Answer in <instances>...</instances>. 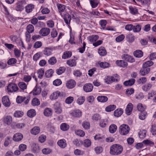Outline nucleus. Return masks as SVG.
<instances>
[{
    "label": "nucleus",
    "instance_id": "1",
    "mask_svg": "<svg viewBox=\"0 0 156 156\" xmlns=\"http://www.w3.org/2000/svg\"><path fill=\"white\" fill-rule=\"evenodd\" d=\"M57 6L59 12L63 18L66 23L67 25L69 24L71 19V16L65 10L66 6L60 3H58Z\"/></svg>",
    "mask_w": 156,
    "mask_h": 156
},
{
    "label": "nucleus",
    "instance_id": "2",
    "mask_svg": "<svg viewBox=\"0 0 156 156\" xmlns=\"http://www.w3.org/2000/svg\"><path fill=\"white\" fill-rule=\"evenodd\" d=\"M123 150V148L122 146L120 144H115L110 147L109 153L112 155H119L121 154Z\"/></svg>",
    "mask_w": 156,
    "mask_h": 156
},
{
    "label": "nucleus",
    "instance_id": "3",
    "mask_svg": "<svg viewBox=\"0 0 156 156\" xmlns=\"http://www.w3.org/2000/svg\"><path fill=\"white\" fill-rule=\"evenodd\" d=\"M130 130L129 126L126 124H122L119 127V132L122 135H126L127 134Z\"/></svg>",
    "mask_w": 156,
    "mask_h": 156
},
{
    "label": "nucleus",
    "instance_id": "4",
    "mask_svg": "<svg viewBox=\"0 0 156 156\" xmlns=\"http://www.w3.org/2000/svg\"><path fill=\"white\" fill-rule=\"evenodd\" d=\"M65 95V93L62 92H60L58 90L54 92L50 96V98L51 100H55L57 99L58 97H64Z\"/></svg>",
    "mask_w": 156,
    "mask_h": 156
},
{
    "label": "nucleus",
    "instance_id": "5",
    "mask_svg": "<svg viewBox=\"0 0 156 156\" xmlns=\"http://www.w3.org/2000/svg\"><path fill=\"white\" fill-rule=\"evenodd\" d=\"M7 89L8 92L12 93L17 91L19 88L15 83H11L8 85Z\"/></svg>",
    "mask_w": 156,
    "mask_h": 156
},
{
    "label": "nucleus",
    "instance_id": "6",
    "mask_svg": "<svg viewBox=\"0 0 156 156\" xmlns=\"http://www.w3.org/2000/svg\"><path fill=\"white\" fill-rule=\"evenodd\" d=\"M121 58L122 59L128 62L133 63L135 61V59L133 56L127 54H123Z\"/></svg>",
    "mask_w": 156,
    "mask_h": 156
},
{
    "label": "nucleus",
    "instance_id": "7",
    "mask_svg": "<svg viewBox=\"0 0 156 156\" xmlns=\"http://www.w3.org/2000/svg\"><path fill=\"white\" fill-rule=\"evenodd\" d=\"M50 32V29L48 27L42 28L39 32V34L43 37L46 36L48 35Z\"/></svg>",
    "mask_w": 156,
    "mask_h": 156
},
{
    "label": "nucleus",
    "instance_id": "8",
    "mask_svg": "<svg viewBox=\"0 0 156 156\" xmlns=\"http://www.w3.org/2000/svg\"><path fill=\"white\" fill-rule=\"evenodd\" d=\"M54 109L57 114H60L62 111L61 105L60 103L56 102L54 105Z\"/></svg>",
    "mask_w": 156,
    "mask_h": 156
},
{
    "label": "nucleus",
    "instance_id": "9",
    "mask_svg": "<svg viewBox=\"0 0 156 156\" xmlns=\"http://www.w3.org/2000/svg\"><path fill=\"white\" fill-rule=\"evenodd\" d=\"M82 112L79 109L72 110L70 112V114L73 117L75 118L80 117L82 116Z\"/></svg>",
    "mask_w": 156,
    "mask_h": 156
},
{
    "label": "nucleus",
    "instance_id": "10",
    "mask_svg": "<svg viewBox=\"0 0 156 156\" xmlns=\"http://www.w3.org/2000/svg\"><path fill=\"white\" fill-rule=\"evenodd\" d=\"M115 63L118 66L123 68L126 67L128 66L127 62L124 60H117L116 61Z\"/></svg>",
    "mask_w": 156,
    "mask_h": 156
},
{
    "label": "nucleus",
    "instance_id": "11",
    "mask_svg": "<svg viewBox=\"0 0 156 156\" xmlns=\"http://www.w3.org/2000/svg\"><path fill=\"white\" fill-rule=\"evenodd\" d=\"M93 89V86L92 83H88L85 84L83 86L84 90L86 92H91Z\"/></svg>",
    "mask_w": 156,
    "mask_h": 156
},
{
    "label": "nucleus",
    "instance_id": "12",
    "mask_svg": "<svg viewBox=\"0 0 156 156\" xmlns=\"http://www.w3.org/2000/svg\"><path fill=\"white\" fill-rule=\"evenodd\" d=\"M2 101L3 105L6 107H9L11 103L8 96L3 97L2 98Z\"/></svg>",
    "mask_w": 156,
    "mask_h": 156
},
{
    "label": "nucleus",
    "instance_id": "13",
    "mask_svg": "<svg viewBox=\"0 0 156 156\" xmlns=\"http://www.w3.org/2000/svg\"><path fill=\"white\" fill-rule=\"evenodd\" d=\"M76 82L73 80H70L67 81L66 86L68 89H72L76 85Z\"/></svg>",
    "mask_w": 156,
    "mask_h": 156
},
{
    "label": "nucleus",
    "instance_id": "14",
    "mask_svg": "<svg viewBox=\"0 0 156 156\" xmlns=\"http://www.w3.org/2000/svg\"><path fill=\"white\" fill-rule=\"evenodd\" d=\"M150 71V68L146 67H144L143 66L142 68L140 71V74L142 76H144L148 74Z\"/></svg>",
    "mask_w": 156,
    "mask_h": 156
},
{
    "label": "nucleus",
    "instance_id": "15",
    "mask_svg": "<svg viewBox=\"0 0 156 156\" xmlns=\"http://www.w3.org/2000/svg\"><path fill=\"white\" fill-rule=\"evenodd\" d=\"M23 137V135L20 133H17L14 135L13 139L15 141H19L21 140Z\"/></svg>",
    "mask_w": 156,
    "mask_h": 156
},
{
    "label": "nucleus",
    "instance_id": "16",
    "mask_svg": "<svg viewBox=\"0 0 156 156\" xmlns=\"http://www.w3.org/2000/svg\"><path fill=\"white\" fill-rule=\"evenodd\" d=\"M24 9V7L23 5V2L20 1L16 4L15 7V10L17 11H22Z\"/></svg>",
    "mask_w": 156,
    "mask_h": 156
},
{
    "label": "nucleus",
    "instance_id": "17",
    "mask_svg": "<svg viewBox=\"0 0 156 156\" xmlns=\"http://www.w3.org/2000/svg\"><path fill=\"white\" fill-rule=\"evenodd\" d=\"M98 52L99 55L101 56H105L107 54V51L105 48L103 46H101L98 48Z\"/></svg>",
    "mask_w": 156,
    "mask_h": 156
},
{
    "label": "nucleus",
    "instance_id": "18",
    "mask_svg": "<svg viewBox=\"0 0 156 156\" xmlns=\"http://www.w3.org/2000/svg\"><path fill=\"white\" fill-rule=\"evenodd\" d=\"M33 95L39 94L41 92V88L40 86L36 85L32 91Z\"/></svg>",
    "mask_w": 156,
    "mask_h": 156
},
{
    "label": "nucleus",
    "instance_id": "19",
    "mask_svg": "<svg viewBox=\"0 0 156 156\" xmlns=\"http://www.w3.org/2000/svg\"><path fill=\"white\" fill-rule=\"evenodd\" d=\"M133 105L131 103H129L127 105L125 110L126 113V114L129 115L131 113L133 109Z\"/></svg>",
    "mask_w": 156,
    "mask_h": 156
},
{
    "label": "nucleus",
    "instance_id": "20",
    "mask_svg": "<svg viewBox=\"0 0 156 156\" xmlns=\"http://www.w3.org/2000/svg\"><path fill=\"white\" fill-rule=\"evenodd\" d=\"M31 150L34 153H38L40 150L38 144L35 143L33 144L31 146Z\"/></svg>",
    "mask_w": 156,
    "mask_h": 156
},
{
    "label": "nucleus",
    "instance_id": "21",
    "mask_svg": "<svg viewBox=\"0 0 156 156\" xmlns=\"http://www.w3.org/2000/svg\"><path fill=\"white\" fill-rule=\"evenodd\" d=\"M52 51V49L50 47H45L43 51V54L46 56H49L51 55Z\"/></svg>",
    "mask_w": 156,
    "mask_h": 156
},
{
    "label": "nucleus",
    "instance_id": "22",
    "mask_svg": "<svg viewBox=\"0 0 156 156\" xmlns=\"http://www.w3.org/2000/svg\"><path fill=\"white\" fill-rule=\"evenodd\" d=\"M57 144L62 148H65L67 146L66 141L64 139L59 140L57 142Z\"/></svg>",
    "mask_w": 156,
    "mask_h": 156
},
{
    "label": "nucleus",
    "instance_id": "23",
    "mask_svg": "<svg viewBox=\"0 0 156 156\" xmlns=\"http://www.w3.org/2000/svg\"><path fill=\"white\" fill-rule=\"evenodd\" d=\"M43 114L44 116L47 117L51 116L52 114V110L50 108H46L43 112Z\"/></svg>",
    "mask_w": 156,
    "mask_h": 156
},
{
    "label": "nucleus",
    "instance_id": "24",
    "mask_svg": "<svg viewBox=\"0 0 156 156\" xmlns=\"http://www.w3.org/2000/svg\"><path fill=\"white\" fill-rule=\"evenodd\" d=\"M3 121L8 125H9L12 121V118L10 116L7 115L3 118Z\"/></svg>",
    "mask_w": 156,
    "mask_h": 156
},
{
    "label": "nucleus",
    "instance_id": "25",
    "mask_svg": "<svg viewBox=\"0 0 156 156\" xmlns=\"http://www.w3.org/2000/svg\"><path fill=\"white\" fill-rule=\"evenodd\" d=\"M34 8V5L32 4H29L25 7V11L28 13L32 12Z\"/></svg>",
    "mask_w": 156,
    "mask_h": 156
},
{
    "label": "nucleus",
    "instance_id": "26",
    "mask_svg": "<svg viewBox=\"0 0 156 156\" xmlns=\"http://www.w3.org/2000/svg\"><path fill=\"white\" fill-rule=\"evenodd\" d=\"M135 82L134 79L132 78L126 81L123 83V84L126 86H131L134 84Z\"/></svg>",
    "mask_w": 156,
    "mask_h": 156
},
{
    "label": "nucleus",
    "instance_id": "27",
    "mask_svg": "<svg viewBox=\"0 0 156 156\" xmlns=\"http://www.w3.org/2000/svg\"><path fill=\"white\" fill-rule=\"evenodd\" d=\"M133 55L136 58H140L143 55V53L140 50H137L135 51L133 53Z\"/></svg>",
    "mask_w": 156,
    "mask_h": 156
},
{
    "label": "nucleus",
    "instance_id": "28",
    "mask_svg": "<svg viewBox=\"0 0 156 156\" xmlns=\"http://www.w3.org/2000/svg\"><path fill=\"white\" fill-rule=\"evenodd\" d=\"M123 110L121 108H118L115 110L114 112V115L116 117H120L122 114Z\"/></svg>",
    "mask_w": 156,
    "mask_h": 156
},
{
    "label": "nucleus",
    "instance_id": "29",
    "mask_svg": "<svg viewBox=\"0 0 156 156\" xmlns=\"http://www.w3.org/2000/svg\"><path fill=\"white\" fill-rule=\"evenodd\" d=\"M40 129L38 126H35L32 128L30 130L31 133L34 135L38 134L40 132Z\"/></svg>",
    "mask_w": 156,
    "mask_h": 156
},
{
    "label": "nucleus",
    "instance_id": "30",
    "mask_svg": "<svg viewBox=\"0 0 156 156\" xmlns=\"http://www.w3.org/2000/svg\"><path fill=\"white\" fill-rule=\"evenodd\" d=\"M66 64L70 67L75 66L76 65V60L74 59H70L66 61Z\"/></svg>",
    "mask_w": 156,
    "mask_h": 156
},
{
    "label": "nucleus",
    "instance_id": "31",
    "mask_svg": "<svg viewBox=\"0 0 156 156\" xmlns=\"http://www.w3.org/2000/svg\"><path fill=\"white\" fill-rule=\"evenodd\" d=\"M54 70L50 69L47 70L45 73V76L47 78H49L53 76V74L54 73Z\"/></svg>",
    "mask_w": 156,
    "mask_h": 156
},
{
    "label": "nucleus",
    "instance_id": "32",
    "mask_svg": "<svg viewBox=\"0 0 156 156\" xmlns=\"http://www.w3.org/2000/svg\"><path fill=\"white\" fill-rule=\"evenodd\" d=\"M44 73V69L43 68H40L37 71V77L41 79L43 78Z\"/></svg>",
    "mask_w": 156,
    "mask_h": 156
},
{
    "label": "nucleus",
    "instance_id": "33",
    "mask_svg": "<svg viewBox=\"0 0 156 156\" xmlns=\"http://www.w3.org/2000/svg\"><path fill=\"white\" fill-rule=\"evenodd\" d=\"M99 38V36L97 35H93L88 37V39L90 42L94 43L98 40Z\"/></svg>",
    "mask_w": 156,
    "mask_h": 156
},
{
    "label": "nucleus",
    "instance_id": "34",
    "mask_svg": "<svg viewBox=\"0 0 156 156\" xmlns=\"http://www.w3.org/2000/svg\"><path fill=\"white\" fill-rule=\"evenodd\" d=\"M108 121L107 119H102L100 120L99 126L101 128H105L107 125Z\"/></svg>",
    "mask_w": 156,
    "mask_h": 156
},
{
    "label": "nucleus",
    "instance_id": "35",
    "mask_svg": "<svg viewBox=\"0 0 156 156\" xmlns=\"http://www.w3.org/2000/svg\"><path fill=\"white\" fill-rule=\"evenodd\" d=\"M105 137L104 136L101 135L99 134H96L94 137V139L95 140H98L100 142H103L105 140Z\"/></svg>",
    "mask_w": 156,
    "mask_h": 156
},
{
    "label": "nucleus",
    "instance_id": "36",
    "mask_svg": "<svg viewBox=\"0 0 156 156\" xmlns=\"http://www.w3.org/2000/svg\"><path fill=\"white\" fill-rule=\"evenodd\" d=\"M72 55V52L69 51H65L62 56V59H66L70 57Z\"/></svg>",
    "mask_w": 156,
    "mask_h": 156
},
{
    "label": "nucleus",
    "instance_id": "37",
    "mask_svg": "<svg viewBox=\"0 0 156 156\" xmlns=\"http://www.w3.org/2000/svg\"><path fill=\"white\" fill-rule=\"evenodd\" d=\"M127 41L129 43H132L135 40V37L132 34H129L126 36Z\"/></svg>",
    "mask_w": 156,
    "mask_h": 156
},
{
    "label": "nucleus",
    "instance_id": "38",
    "mask_svg": "<svg viewBox=\"0 0 156 156\" xmlns=\"http://www.w3.org/2000/svg\"><path fill=\"white\" fill-rule=\"evenodd\" d=\"M57 62V60L54 56H52L48 60V62L49 64L51 65H55Z\"/></svg>",
    "mask_w": 156,
    "mask_h": 156
},
{
    "label": "nucleus",
    "instance_id": "39",
    "mask_svg": "<svg viewBox=\"0 0 156 156\" xmlns=\"http://www.w3.org/2000/svg\"><path fill=\"white\" fill-rule=\"evenodd\" d=\"M97 99L99 102H105L108 100V98L105 96H99L98 97Z\"/></svg>",
    "mask_w": 156,
    "mask_h": 156
},
{
    "label": "nucleus",
    "instance_id": "40",
    "mask_svg": "<svg viewBox=\"0 0 156 156\" xmlns=\"http://www.w3.org/2000/svg\"><path fill=\"white\" fill-rule=\"evenodd\" d=\"M90 2L92 8H95L98 6L99 1L98 0H90Z\"/></svg>",
    "mask_w": 156,
    "mask_h": 156
},
{
    "label": "nucleus",
    "instance_id": "41",
    "mask_svg": "<svg viewBox=\"0 0 156 156\" xmlns=\"http://www.w3.org/2000/svg\"><path fill=\"white\" fill-rule=\"evenodd\" d=\"M83 128L85 130H88L90 128V124L89 122L87 121L83 122L82 124Z\"/></svg>",
    "mask_w": 156,
    "mask_h": 156
},
{
    "label": "nucleus",
    "instance_id": "42",
    "mask_svg": "<svg viewBox=\"0 0 156 156\" xmlns=\"http://www.w3.org/2000/svg\"><path fill=\"white\" fill-rule=\"evenodd\" d=\"M27 114L28 117L32 118L36 115V112L34 109H31L27 112Z\"/></svg>",
    "mask_w": 156,
    "mask_h": 156
},
{
    "label": "nucleus",
    "instance_id": "43",
    "mask_svg": "<svg viewBox=\"0 0 156 156\" xmlns=\"http://www.w3.org/2000/svg\"><path fill=\"white\" fill-rule=\"evenodd\" d=\"M130 13L133 15H135L138 13V10L137 8L135 7L130 6L129 7Z\"/></svg>",
    "mask_w": 156,
    "mask_h": 156
},
{
    "label": "nucleus",
    "instance_id": "44",
    "mask_svg": "<svg viewBox=\"0 0 156 156\" xmlns=\"http://www.w3.org/2000/svg\"><path fill=\"white\" fill-rule=\"evenodd\" d=\"M99 66L101 68L105 69L109 67L110 66V64L107 62H101L98 63Z\"/></svg>",
    "mask_w": 156,
    "mask_h": 156
},
{
    "label": "nucleus",
    "instance_id": "45",
    "mask_svg": "<svg viewBox=\"0 0 156 156\" xmlns=\"http://www.w3.org/2000/svg\"><path fill=\"white\" fill-rule=\"evenodd\" d=\"M152 87V84L151 83H148L142 87L143 90L145 91L149 90Z\"/></svg>",
    "mask_w": 156,
    "mask_h": 156
},
{
    "label": "nucleus",
    "instance_id": "46",
    "mask_svg": "<svg viewBox=\"0 0 156 156\" xmlns=\"http://www.w3.org/2000/svg\"><path fill=\"white\" fill-rule=\"evenodd\" d=\"M101 119V116L98 114H94L92 116V119L95 122H97L100 121Z\"/></svg>",
    "mask_w": 156,
    "mask_h": 156
},
{
    "label": "nucleus",
    "instance_id": "47",
    "mask_svg": "<svg viewBox=\"0 0 156 156\" xmlns=\"http://www.w3.org/2000/svg\"><path fill=\"white\" fill-rule=\"evenodd\" d=\"M18 85L20 88L23 90H26L27 88V85L23 82H19L18 83Z\"/></svg>",
    "mask_w": 156,
    "mask_h": 156
},
{
    "label": "nucleus",
    "instance_id": "48",
    "mask_svg": "<svg viewBox=\"0 0 156 156\" xmlns=\"http://www.w3.org/2000/svg\"><path fill=\"white\" fill-rule=\"evenodd\" d=\"M116 108V106L114 105H110L105 108V110L107 112H110L114 110Z\"/></svg>",
    "mask_w": 156,
    "mask_h": 156
},
{
    "label": "nucleus",
    "instance_id": "49",
    "mask_svg": "<svg viewBox=\"0 0 156 156\" xmlns=\"http://www.w3.org/2000/svg\"><path fill=\"white\" fill-rule=\"evenodd\" d=\"M109 131L111 133H114L117 129V126L115 124H112L109 127Z\"/></svg>",
    "mask_w": 156,
    "mask_h": 156
},
{
    "label": "nucleus",
    "instance_id": "50",
    "mask_svg": "<svg viewBox=\"0 0 156 156\" xmlns=\"http://www.w3.org/2000/svg\"><path fill=\"white\" fill-rule=\"evenodd\" d=\"M66 70V68L64 67H60L56 70V73L58 75H61L64 73Z\"/></svg>",
    "mask_w": 156,
    "mask_h": 156
},
{
    "label": "nucleus",
    "instance_id": "51",
    "mask_svg": "<svg viewBox=\"0 0 156 156\" xmlns=\"http://www.w3.org/2000/svg\"><path fill=\"white\" fill-rule=\"evenodd\" d=\"M40 104V101L37 98H34L32 100L31 105L33 106H38Z\"/></svg>",
    "mask_w": 156,
    "mask_h": 156
},
{
    "label": "nucleus",
    "instance_id": "52",
    "mask_svg": "<svg viewBox=\"0 0 156 156\" xmlns=\"http://www.w3.org/2000/svg\"><path fill=\"white\" fill-rule=\"evenodd\" d=\"M60 128L63 131H66L68 130L69 126V125L66 123H62L61 125Z\"/></svg>",
    "mask_w": 156,
    "mask_h": 156
},
{
    "label": "nucleus",
    "instance_id": "53",
    "mask_svg": "<svg viewBox=\"0 0 156 156\" xmlns=\"http://www.w3.org/2000/svg\"><path fill=\"white\" fill-rule=\"evenodd\" d=\"M25 126V124L24 123H17L14 124L13 127L14 128L21 129L24 127Z\"/></svg>",
    "mask_w": 156,
    "mask_h": 156
},
{
    "label": "nucleus",
    "instance_id": "54",
    "mask_svg": "<svg viewBox=\"0 0 156 156\" xmlns=\"http://www.w3.org/2000/svg\"><path fill=\"white\" fill-rule=\"evenodd\" d=\"M34 27L32 25L29 24L27 26V32L29 33H32L34 32Z\"/></svg>",
    "mask_w": 156,
    "mask_h": 156
},
{
    "label": "nucleus",
    "instance_id": "55",
    "mask_svg": "<svg viewBox=\"0 0 156 156\" xmlns=\"http://www.w3.org/2000/svg\"><path fill=\"white\" fill-rule=\"evenodd\" d=\"M146 108V106L143 105L141 103H139L137 105V108L138 111L140 112H145Z\"/></svg>",
    "mask_w": 156,
    "mask_h": 156
},
{
    "label": "nucleus",
    "instance_id": "56",
    "mask_svg": "<svg viewBox=\"0 0 156 156\" xmlns=\"http://www.w3.org/2000/svg\"><path fill=\"white\" fill-rule=\"evenodd\" d=\"M85 101V98L84 96H81L76 101L77 103L80 105L83 104Z\"/></svg>",
    "mask_w": 156,
    "mask_h": 156
},
{
    "label": "nucleus",
    "instance_id": "57",
    "mask_svg": "<svg viewBox=\"0 0 156 156\" xmlns=\"http://www.w3.org/2000/svg\"><path fill=\"white\" fill-rule=\"evenodd\" d=\"M154 64V62L151 60L147 61L144 62L143 64L144 67H148L152 66Z\"/></svg>",
    "mask_w": 156,
    "mask_h": 156
},
{
    "label": "nucleus",
    "instance_id": "58",
    "mask_svg": "<svg viewBox=\"0 0 156 156\" xmlns=\"http://www.w3.org/2000/svg\"><path fill=\"white\" fill-rule=\"evenodd\" d=\"M26 99V97L20 96H18L16 98V101L18 103H21Z\"/></svg>",
    "mask_w": 156,
    "mask_h": 156
},
{
    "label": "nucleus",
    "instance_id": "59",
    "mask_svg": "<svg viewBox=\"0 0 156 156\" xmlns=\"http://www.w3.org/2000/svg\"><path fill=\"white\" fill-rule=\"evenodd\" d=\"M17 61V60L16 58H12L8 60L7 63L9 65H12L16 63Z\"/></svg>",
    "mask_w": 156,
    "mask_h": 156
},
{
    "label": "nucleus",
    "instance_id": "60",
    "mask_svg": "<svg viewBox=\"0 0 156 156\" xmlns=\"http://www.w3.org/2000/svg\"><path fill=\"white\" fill-rule=\"evenodd\" d=\"M23 115V112H22L17 111L15 112L14 114V116L16 118H20L22 117Z\"/></svg>",
    "mask_w": 156,
    "mask_h": 156
},
{
    "label": "nucleus",
    "instance_id": "61",
    "mask_svg": "<svg viewBox=\"0 0 156 156\" xmlns=\"http://www.w3.org/2000/svg\"><path fill=\"white\" fill-rule=\"evenodd\" d=\"M143 143L147 145H150L151 146H153L154 144L153 142L149 140H145L143 141Z\"/></svg>",
    "mask_w": 156,
    "mask_h": 156
},
{
    "label": "nucleus",
    "instance_id": "62",
    "mask_svg": "<svg viewBox=\"0 0 156 156\" xmlns=\"http://www.w3.org/2000/svg\"><path fill=\"white\" fill-rule=\"evenodd\" d=\"M134 90L133 88H130L127 89L126 91V94L127 96H130L134 93Z\"/></svg>",
    "mask_w": 156,
    "mask_h": 156
},
{
    "label": "nucleus",
    "instance_id": "63",
    "mask_svg": "<svg viewBox=\"0 0 156 156\" xmlns=\"http://www.w3.org/2000/svg\"><path fill=\"white\" fill-rule=\"evenodd\" d=\"M147 81V79L146 77H143L140 78L138 80L137 82L138 84H144Z\"/></svg>",
    "mask_w": 156,
    "mask_h": 156
},
{
    "label": "nucleus",
    "instance_id": "64",
    "mask_svg": "<svg viewBox=\"0 0 156 156\" xmlns=\"http://www.w3.org/2000/svg\"><path fill=\"white\" fill-rule=\"evenodd\" d=\"M112 83L113 82H118L120 80V77L117 74H115L112 76Z\"/></svg>",
    "mask_w": 156,
    "mask_h": 156
}]
</instances>
